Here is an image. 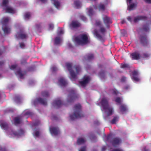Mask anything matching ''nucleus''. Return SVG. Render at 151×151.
<instances>
[{
    "instance_id": "obj_38",
    "label": "nucleus",
    "mask_w": 151,
    "mask_h": 151,
    "mask_svg": "<svg viewBox=\"0 0 151 151\" xmlns=\"http://www.w3.org/2000/svg\"><path fill=\"white\" fill-rule=\"evenodd\" d=\"M33 114L32 112L29 111H27L25 112H24V114L22 116H31Z\"/></svg>"
},
{
    "instance_id": "obj_48",
    "label": "nucleus",
    "mask_w": 151,
    "mask_h": 151,
    "mask_svg": "<svg viewBox=\"0 0 151 151\" xmlns=\"http://www.w3.org/2000/svg\"><path fill=\"white\" fill-rule=\"evenodd\" d=\"M129 67V65L127 64H121V67L122 68H128Z\"/></svg>"
},
{
    "instance_id": "obj_13",
    "label": "nucleus",
    "mask_w": 151,
    "mask_h": 151,
    "mask_svg": "<svg viewBox=\"0 0 151 151\" xmlns=\"http://www.w3.org/2000/svg\"><path fill=\"white\" fill-rule=\"evenodd\" d=\"M132 79L136 81H139V79L138 77V73L137 71L134 70L132 73Z\"/></svg>"
},
{
    "instance_id": "obj_16",
    "label": "nucleus",
    "mask_w": 151,
    "mask_h": 151,
    "mask_svg": "<svg viewBox=\"0 0 151 151\" xmlns=\"http://www.w3.org/2000/svg\"><path fill=\"white\" fill-rule=\"evenodd\" d=\"M80 24L78 21H73L70 25L71 27L76 28L79 27Z\"/></svg>"
},
{
    "instance_id": "obj_58",
    "label": "nucleus",
    "mask_w": 151,
    "mask_h": 151,
    "mask_svg": "<svg viewBox=\"0 0 151 151\" xmlns=\"http://www.w3.org/2000/svg\"><path fill=\"white\" fill-rule=\"evenodd\" d=\"M112 151H123V150L119 149H116L113 150Z\"/></svg>"
},
{
    "instance_id": "obj_22",
    "label": "nucleus",
    "mask_w": 151,
    "mask_h": 151,
    "mask_svg": "<svg viewBox=\"0 0 151 151\" xmlns=\"http://www.w3.org/2000/svg\"><path fill=\"white\" fill-rule=\"evenodd\" d=\"M37 100L38 102L43 105H47V99H45L39 98L37 99Z\"/></svg>"
},
{
    "instance_id": "obj_59",
    "label": "nucleus",
    "mask_w": 151,
    "mask_h": 151,
    "mask_svg": "<svg viewBox=\"0 0 151 151\" xmlns=\"http://www.w3.org/2000/svg\"><path fill=\"white\" fill-rule=\"evenodd\" d=\"M52 120H56L57 117L53 115L52 116Z\"/></svg>"
},
{
    "instance_id": "obj_44",
    "label": "nucleus",
    "mask_w": 151,
    "mask_h": 151,
    "mask_svg": "<svg viewBox=\"0 0 151 151\" xmlns=\"http://www.w3.org/2000/svg\"><path fill=\"white\" fill-rule=\"evenodd\" d=\"M31 16L29 12H27L24 15V18L25 19H29Z\"/></svg>"
},
{
    "instance_id": "obj_57",
    "label": "nucleus",
    "mask_w": 151,
    "mask_h": 151,
    "mask_svg": "<svg viewBox=\"0 0 151 151\" xmlns=\"http://www.w3.org/2000/svg\"><path fill=\"white\" fill-rule=\"evenodd\" d=\"M19 44L21 48H23L25 46L24 44L23 43H20Z\"/></svg>"
},
{
    "instance_id": "obj_27",
    "label": "nucleus",
    "mask_w": 151,
    "mask_h": 151,
    "mask_svg": "<svg viewBox=\"0 0 151 151\" xmlns=\"http://www.w3.org/2000/svg\"><path fill=\"white\" fill-rule=\"evenodd\" d=\"M2 28L4 34H8L10 33L11 31L9 27H8L7 26H4L3 28L2 27Z\"/></svg>"
},
{
    "instance_id": "obj_21",
    "label": "nucleus",
    "mask_w": 151,
    "mask_h": 151,
    "mask_svg": "<svg viewBox=\"0 0 151 151\" xmlns=\"http://www.w3.org/2000/svg\"><path fill=\"white\" fill-rule=\"evenodd\" d=\"M146 18L147 17L145 16H138L134 18V22H136L139 20H145Z\"/></svg>"
},
{
    "instance_id": "obj_64",
    "label": "nucleus",
    "mask_w": 151,
    "mask_h": 151,
    "mask_svg": "<svg viewBox=\"0 0 151 151\" xmlns=\"http://www.w3.org/2000/svg\"><path fill=\"white\" fill-rule=\"evenodd\" d=\"M129 85H127L126 86H125L124 87V88L125 89H127L129 88Z\"/></svg>"
},
{
    "instance_id": "obj_3",
    "label": "nucleus",
    "mask_w": 151,
    "mask_h": 151,
    "mask_svg": "<svg viewBox=\"0 0 151 151\" xmlns=\"http://www.w3.org/2000/svg\"><path fill=\"white\" fill-rule=\"evenodd\" d=\"M101 104L104 109L108 110L107 116H109L111 115L113 111V109L112 107L109 106L107 99L105 98H103L101 101Z\"/></svg>"
},
{
    "instance_id": "obj_18",
    "label": "nucleus",
    "mask_w": 151,
    "mask_h": 151,
    "mask_svg": "<svg viewBox=\"0 0 151 151\" xmlns=\"http://www.w3.org/2000/svg\"><path fill=\"white\" fill-rule=\"evenodd\" d=\"M119 109L122 114L125 113L128 111L127 107L124 104L121 105L119 107Z\"/></svg>"
},
{
    "instance_id": "obj_54",
    "label": "nucleus",
    "mask_w": 151,
    "mask_h": 151,
    "mask_svg": "<svg viewBox=\"0 0 151 151\" xmlns=\"http://www.w3.org/2000/svg\"><path fill=\"white\" fill-rule=\"evenodd\" d=\"M49 29H53L54 28V25L53 24L50 23L49 25Z\"/></svg>"
},
{
    "instance_id": "obj_5",
    "label": "nucleus",
    "mask_w": 151,
    "mask_h": 151,
    "mask_svg": "<svg viewBox=\"0 0 151 151\" xmlns=\"http://www.w3.org/2000/svg\"><path fill=\"white\" fill-rule=\"evenodd\" d=\"M122 142L121 139L119 137H115L112 139L110 141L112 145L116 147L121 144Z\"/></svg>"
},
{
    "instance_id": "obj_25",
    "label": "nucleus",
    "mask_w": 151,
    "mask_h": 151,
    "mask_svg": "<svg viewBox=\"0 0 151 151\" xmlns=\"http://www.w3.org/2000/svg\"><path fill=\"white\" fill-rule=\"evenodd\" d=\"M24 133V131L23 129H21L19 130L18 132H14L13 134L15 136H21Z\"/></svg>"
},
{
    "instance_id": "obj_45",
    "label": "nucleus",
    "mask_w": 151,
    "mask_h": 151,
    "mask_svg": "<svg viewBox=\"0 0 151 151\" xmlns=\"http://www.w3.org/2000/svg\"><path fill=\"white\" fill-rule=\"evenodd\" d=\"M99 31L101 33L103 34L105 32L106 29L104 27H100Z\"/></svg>"
},
{
    "instance_id": "obj_41",
    "label": "nucleus",
    "mask_w": 151,
    "mask_h": 151,
    "mask_svg": "<svg viewBox=\"0 0 151 151\" xmlns=\"http://www.w3.org/2000/svg\"><path fill=\"white\" fill-rule=\"evenodd\" d=\"M74 68L76 70V74H78L81 70V68L80 66L79 65H75L74 66Z\"/></svg>"
},
{
    "instance_id": "obj_49",
    "label": "nucleus",
    "mask_w": 151,
    "mask_h": 151,
    "mask_svg": "<svg viewBox=\"0 0 151 151\" xmlns=\"http://www.w3.org/2000/svg\"><path fill=\"white\" fill-rule=\"evenodd\" d=\"M115 101L118 103H120L121 102V98L119 97L116 98L115 99Z\"/></svg>"
},
{
    "instance_id": "obj_47",
    "label": "nucleus",
    "mask_w": 151,
    "mask_h": 151,
    "mask_svg": "<svg viewBox=\"0 0 151 151\" xmlns=\"http://www.w3.org/2000/svg\"><path fill=\"white\" fill-rule=\"evenodd\" d=\"M88 14L90 16H91L93 14V10L92 8H89L88 10Z\"/></svg>"
},
{
    "instance_id": "obj_14",
    "label": "nucleus",
    "mask_w": 151,
    "mask_h": 151,
    "mask_svg": "<svg viewBox=\"0 0 151 151\" xmlns=\"http://www.w3.org/2000/svg\"><path fill=\"white\" fill-rule=\"evenodd\" d=\"M130 4L128 6L127 9L129 11H131L134 9L137 6V3L135 2L129 4Z\"/></svg>"
},
{
    "instance_id": "obj_56",
    "label": "nucleus",
    "mask_w": 151,
    "mask_h": 151,
    "mask_svg": "<svg viewBox=\"0 0 151 151\" xmlns=\"http://www.w3.org/2000/svg\"><path fill=\"white\" fill-rule=\"evenodd\" d=\"M63 33V30L61 29L60 31L58 32V34L61 35Z\"/></svg>"
},
{
    "instance_id": "obj_60",
    "label": "nucleus",
    "mask_w": 151,
    "mask_h": 151,
    "mask_svg": "<svg viewBox=\"0 0 151 151\" xmlns=\"http://www.w3.org/2000/svg\"><path fill=\"white\" fill-rule=\"evenodd\" d=\"M40 124V122L39 121H38L37 122H36L34 123V125L35 126H36L39 125Z\"/></svg>"
},
{
    "instance_id": "obj_34",
    "label": "nucleus",
    "mask_w": 151,
    "mask_h": 151,
    "mask_svg": "<svg viewBox=\"0 0 151 151\" xmlns=\"http://www.w3.org/2000/svg\"><path fill=\"white\" fill-rule=\"evenodd\" d=\"M41 26L40 24H37L35 25V30L38 32H41Z\"/></svg>"
},
{
    "instance_id": "obj_40",
    "label": "nucleus",
    "mask_w": 151,
    "mask_h": 151,
    "mask_svg": "<svg viewBox=\"0 0 151 151\" xmlns=\"http://www.w3.org/2000/svg\"><path fill=\"white\" fill-rule=\"evenodd\" d=\"M143 29L145 32H147L149 30V28L148 27V25L147 24L144 25L143 26Z\"/></svg>"
},
{
    "instance_id": "obj_31",
    "label": "nucleus",
    "mask_w": 151,
    "mask_h": 151,
    "mask_svg": "<svg viewBox=\"0 0 151 151\" xmlns=\"http://www.w3.org/2000/svg\"><path fill=\"white\" fill-rule=\"evenodd\" d=\"M86 140L82 138H79L77 141V144L80 145L85 142Z\"/></svg>"
},
{
    "instance_id": "obj_53",
    "label": "nucleus",
    "mask_w": 151,
    "mask_h": 151,
    "mask_svg": "<svg viewBox=\"0 0 151 151\" xmlns=\"http://www.w3.org/2000/svg\"><path fill=\"white\" fill-rule=\"evenodd\" d=\"M86 146L83 147L80 149L79 151H86Z\"/></svg>"
},
{
    "instance_id": "obj_6",
    "label": "nucleus",
    "mask_w": 151,
    "mask_h": 151,
    "mask_svg": "<svg viewBox=\"0 0 151 151\" xmlns=\"http://www.w3.org/2000/svg\"><path fill=\"white\" fill-rule=\"evenodd\" d=\"M66 67L69 71L70 75L72 78L73 79L76 78V74L72 69V64L71 63H67L66 64Z\"/></svg>"
},
{
    "instance_id": "obj_15",
    "label": "nucleus",
    "mask_w": 151,
    "mask_h": 151,
    "mask_svg": "<svg viewBox=\"0 0 151 151\" xmlns=\"http://www.w3.org/2000/svg\"><path fill=\"white\" fill-rule=\"evenodd\" d=\"M103 19L104 23L106 25L112 23L111 19L107 16H104L103 18Z\"/></svg>"
},
{
    "instance_id": "obj_26",
    "label": "nucleus",
    "mask_w": 151,
    "mask_h": 151,
    "mask_svg": "<svg viewBox=\"0 0 151 151\" xmlns=\"http://www.w3.org/2000/svg\"><path fill=\"white\" fill-rule=\"evenodd\" d=\"M22 117V116H20L14 118V122L15 125L19 124L21 122V118Z\"/></svg>"
},
{
    "instance_id": "obj_43",
    "label": "nucleus",
    "mask_w": 151,
    "mask_h": 151,
    "mask_svg": "<svg viewBox=\"0 0 151 151\" xmlns=\"http://www.w3.org/2000/svg\"><path fill=\"white\" fill-rule=\"evenodd\" d=\"M40 133L39 131L37 130L35 131L33 133V135L35 137H38L40 135Z\"/></svg>"
},
{
    "instance_id": "obj_52",
    "label": "nucleus",
    "mask_w": 151,
    "mask_h": 151,
    "mask_svg": "<svg viewBox=\"0 0 151 151\" xmlns=\"http://www.w3.org/2000/svg\"><path fill=\"white\" fill-rule=\"evenodd\" d=\"M96 25L97 26H100L101 25V23L100 21L96 20Z\"/></svg>"
},
{
    "instance_id": "obj_50",
    "label": "nucleus",
    "mask_w": 151,
    "mask_h": 151,
    "mask_svg": "<svg viewBox=\"0 0 151 151\" xmlns=\"http://www.w3.org/2000/svg\"><path fill=\"white\" fill-rule=\"evenodd\" d=\"M80 18H81V19L82 20H83V21L84 22H86L87 20V18H86V17H85L83 15L81 16Z\"/></svg>"
},
{
    "instance_id": "obj_33",
    "label": "nucleus",
    "mask_w": 151,
    "mask_h": 151,
    "mask_svg": "<svg viewBox=\"0 0 151 151\" xmlns=\"http://www.w3.org/2000/svg\"><path fill=\"white\" fill-rule=\"evenodd\" d=\"M41 95L43 97L47 98L49 96V93L48 91H44L42 92Z\"/></svg>"
},
{
    "instance_id": "obj_55",
    "label": "nucleus",
    "mask_w": 151,
    "mask_h": 151,
    "mask_svg": "<svg viewBox=\"0 0 151 151\" xmlns=\"http://www.w3.org/2000/svg\"><path fill=\"white\" fill-rule=\"evenodd\" d=\"M51 70L53 72H55L57 70V68L55 67H53L51 68Z\"/></svg>"
},
{
    "instance_id": "obj_28",
    "label": "nucleus",
    "mask_w": 151,
    "mask_h": 151,
    "mask_svg": "<svg viewBox=\"0 0 151 151\" xmlns=\"http://www.w3.org/2000/svg\"><path fill=\"white\" fill-rule=\"evenodd\" d=\"M119 117L118 116H115L114 117L113 119L110 121L111 124H116V122L119 121Z\"/></svg>"
},
{
    "instance_id": "obj_17",
    "label": "nucleus",
    "mask_w": 151,
    "mask_h": 151,
    "mask_svg": "<svg viewBox=\"0 0 151 151\" xmlns=\"http://www.w3.org/2000/svg\"><path fill=\"white\" fill-rule=\"evenodd\" d=\"M58 82L61 86H66L68 83L67 81L63 78H60L58 80Z\"/></svg>"
},
{
    "instance_id": "obj_37",
    "label": "nucleus",
    "mask_w": 151,
    "mask_h": 151,
    "mask_svg": "<svg viewBox=\"0 0 151 151\" xmlns=\"http://www.w3.org/2000/svg\"><path fill=\"white\" fill-rule=\"evenodd\" d=\"M99 10V11L102 10L104 11L105 9V7L104 5L102 4H100L98 6Z\"/></svg>"
},
{
    "instance_id": "obj_63",
    "label": "nucleus",
    "mask_w": 151,
    "mask_h": 151,
    "mask_svg": "<svg viewBox=\"0 0 151 151\" xmlns=\"http://www.w3.org/2000/svg\"><path fill=\"white\" fill-rule=\"evenodd\" d=\"M127 19H128V20L130 22H132V18L130 16H129L127 18Z\"/></svg>"
},
{
    "instance_id": "obj_1",
    "label": "nucleus",
    "mask_w": 151,
    "mask_h": 151,
    "mask_svg": "<svg viewBox=\"0 0 151 151\" xmlns=\"http://www.w3.org/2000/svg\"><path fill=\"white\" fill-rule=\"evenodd\" d=\"M74 112L73 115H70L71 120H74L76 118H80L84 116L81 111V107L80 104H76L74 107Z\"/></svg>"
},
{
    "instance_id": "obj_39",
    "label": "nucleus",
    "mask_w": 151,
    "mask_h": 151,
    "mask_svg": "<svg viewBox=\"0 0 151 151\" xmlns=\"http://www.w3.org/2000/svg\"><path fill=\"white\" fill-rule=\"evenodd\" d=\"M110 92L113 94L117 95L119 93L118 91L115 89H111L110 90Z\"/></svg>"
},
{
    "instance_id": "obj_4",
    "label": "nucleus",
    "mask_w": 151,
    "mask_h": 151,
    "mask_svg": "<svg viewBox=\"0 0 151 151\" xmlns=\"http://www.w3.org/2000/svg\"><path fill=\"white\" fill-rule=\"evenodd\" d=\"M69 95L67 98V103H70L73 102L74 100L78 97V95L76 93V91L71 89L69 91Z\"/></svg>"
},
{
    "instance_id": "obj_62",
    "label": "nucleus",
    "mask_w": 151,
    "mask_h": 151,
    "mask_svg": "<svg viewBox=\"0 0 151 151\" xmlns=\"http://www.w3.org/2000/svg\"><path fill=\"white\" fill-rule=\"evenodd\" d=\"M106 150V146H103L101 149V151H105Z\"/></svg>"
},
{
    "instance_id": "obj_24",
    "label": "nucleus",
    "mask_w": 151,
    "mask_h": 151,
    "mask_svg": "<svg viewBox=\"0 0 151 151\" xmlns=\"http://www.w3.org/2000/svg\"><path fill=\"white\" fill-rule=\"evenodd\" d=\"M16 73L19 75L21 78H22L23 76L26 74L25 71L22 72L20 68L18 69Z\"/></svg>"
},
{
    "instance_id": "obj_42",
    "label": "nucleus",
    "mask_w": 151,
    "mask_h": 151,
    "mask_svg": "<svg viewBox=\"0 0 151 151\" xmlns=\"http://www.w3.org/2000/svg\"><path fill=\"white\" fill-rule=\"evenodd\" d=\"M74 4L76 7L78 9L80 7L81 3L79 1H75L74 2Z\"/></svg>"
},
{
    "instance_id": "obj_20",
    "label": "nucleus",
    "mask_w": 151,
    "mask_h": 151,
    "mask_svg": "<svg viewBox=\"0 0 151 151\" xmlns=\"http://www.w3.org/2000/svg\"><path fill=\"white\" fill-rule=\"evenodd\" d=\"M9 20V18L8 17L3 18L1 19V22L3 25L2 26L3 28L4 27V26H7Z\"/></svg>"
},
{
    "instance_id": "obj_8",
    "label": "nucleus",
    "mask_w": 151,
    "mask_h": 151,
    "mask_svg": "<svg viewBox=\"0 0 151 151\" xmlns=\"http://www.w3.org/2000/svg\"><path fill=\"white\" fill-rule=\"evenodd\" d=\"M16 36L18 39H23L27 37V35L24 33V31L23 29H21L19 32H17Z\"/></svg>"
},
{
    "instance_id": "obj_29",
    "label": "nucleus",
    "mask_w": 151,
    "mask_h": 151,
    "mask_svg": "<svg viewBox=\"0 0 151 151\" xmlns=\"http://www.w3.org/2000/svg\"><path fill=\"white\" fill-rule=\"evenodd\" d=\"M4 9L5 10L6 12L14 14V11L12 8L8 7H6V8H4Z\"/></svg>"
},
{
    "instance_id": "obj_32",
    "label": "nucleus",
    "mask_w": 151,
    "mask_h": 151,
    "mask_svg": "<svg viewBox=\"0 0 151 151\" xmlns=\"http://www.w3.org/2000/svg\"><path fill=\"white\" fill-rule=\"evenodd\" d=\"M61 42V38L60 37H56L55 38V45H58Z\"/></svg>"
},
{
    "instance_id": "obj_61",
    "label": "nucleus",
    "mask_w": 151,
    "mask_h": 151,
    "mask_svg": "<svg viewBox=\"0 0 151 151\" xmlns=\"http://www.w3.org/2000/svg\"><path fill=\"white\" fill-rule=\"evenodd\" d=\"M6 150L5 148L0 147V151H6Z\"/></svg>"
},
{
    "instance_id": "obj_12",
    "label": "nucleus",
    "mask_w": 151,
    "mask_h": 151,
    "mask_svg": "<svg viewBox=\"0 0 151 151\" xmlns=\"http://www.w3.org/2000/svg\"><path fill=\"white\" fill-rule=\"evenodd\" d=\"M147 36L145 35L141 36L140 37L141 43L143 45L146 46L147 44Z\"/></svg>"
},
{
    "instance_id": "obj_19",
    "label": "nucleus",
    "mask_w": 151,
    "mask_h": 151,
    "mask_svg": "<svg viewBox=\"0 0 151 151\" xmlns=\"http://www.w3.org/2000/svg\"><path fill=\"white\" fill-rule=\"evenodd\" d=\"M0 125L2 128L5 130H6L8 128V124L4 120H1L0 121Z\"/></svg>"
},
{
    "instance_id": "obj_23",
    "label": "nucleus",
    "mask_w": 151,
    "mask_h": 151,
    "mask_svg": "<svg viewBox=\"0 0 151 151\" xmlns=\"http://www.w3.org/2000/svg\"><path fill=\"white\" fill-rule=\"evenodd\" d=\"M94 55L93 54L91 53H89L87 54L85 56H84V58L85 60H90L93 59L94 58Z\"/></svg>"
},
{
    "instance_id": "obj_46",
    "label": "nucleus",
    "mask_w": 151,
    "mask_h": 151,
    "mask_svg": "<svg viewBox=\"0 0 151 151\" xmlns=\"http://www.w3.org/2000/svg\"><path fill=\"white\" fill-rule=\"evenodd\" d=\"M8 2V0H3L2 2V5L4 6H6Z\"/></svg>"
},
{
    "instance_id": "obj_9",
    "label": "nucleus",
    "mask_w": 151,
    "mask_h": 151,
    "mask_svg": "<svg viewBox=\"0 0 151 151\" xmlns=\"http://www.w3.org/2000/svg\"><path fill=\"white\" fill-rule=\"evenodd\" d=\"M130 56L132 60H138L140 59V54L138 51H136L130 54Z\"/></svg>"
},
{
    "instance_id": "obj_10",
    "label": "nucleus",
    "mask_w": 151,
    "mask_h": 151,
    "mask_svg": "<svg viewBox=\"0 0 151 151\" xmlns=\"http://www.w3.org/2000/svg\"><path fill=\"white\" fill-rule=\"evenodd\" d=\"M90 81V78L89 76H84L83 80L79 82L81 86H85L86 84Z\"/></svg>"
},
{
    "instance_id": "obj_35",
    "label": "nucleus",
    "mask_w": 151,
    "mask_h": 151,
    "mask_svg": "<svg viewBox=\"0 0 151 151\" xmlns=\"http://www.w3.org/2000/svg\"><path fill=\"white\" fill-rule=\"evenodd\" d=\"M54 1L53 4L56 7L58 8L60 6V3L58 1L56 0H51Z\"/></svg>"
},
{
    "instance_id": "obj_30",
    "label": "nucleus",
    "mask_w": 151,
    "mask_h": 151,
    "mask_svg": "<svg viewBox=\"0 0 151 151\" xmlns=\"http://www.w3.org/2000/svg\"><path fill=\"white\" fill-rule=\"evenodd\" d=\"M93 33L94 35L99 39L101 40L102 39V36L99 33L98 31L96 29H95L94 30Z\"/></svg>"
},
{
    "instance_id": "obj_7",
    "label": "nucleus",
    "mask_w": 151,
    "mask_h": 151,
    "mask_svg": "<svg viewBox=\"0 0 151 151\" xmlns=\"http://www.w3.org/2000/svg\"><path fill=\"white\" fill-rule=\"evenodd\" d=\"M63 104L65 106L67 105L66 104H63L60 98L55 100L52 103V105L56 108L60 107Z\"/></svg>"
},
{
    "instance_id": "obj_51",
    "label": "nucleus",
    "mask_w": 151,
    "mask_h": 151,
    "mask_svg": "<svg viewBox=\"0 0 151 151\" xmlns=\"http://www.w3.org/2000/svg\"><path fill=\"white\" fill-rule=\"evenodd\" d=\"M17 65H12L10 67V68L12 70H14L17 67Z\"/></svg>"
},
{
    "instance_id": "obj_36",
    "label": "nucleus",
    "mask_w": 151,
    "mask_h": 151,
    "mask_svg": "<svg viewBox=\"0 0 151 151\" xmlns=\"http://www.w3.org/2000/svg\"><path fill=\"white\" fill-rule=\"evenodd\" d=\"M14 101L17 103L20 102L21 98L20 96L18 95L15 96L14 98Z\"/></svg>"
},
{
    "instance_id": "obj_11",
    "label": "nucleus",
    "mask_w": 151,
    "mask_h": 151,
    "mask_svg": "<svg viewBox=\"0 0 151 151\" xmlns=\"http://www.w3.org/2000/svg\"><path fill=\"white\" fill-rule=\"evenodd\" d=\"M50 130L52 135H57L59 133V129L58 127H50Z\"/></svg>"
},
{
    "instance_id": "obj_2",
    "label": "nucleus",
    "mask_w": 151,
    "mask_h": 151,
    "mask_svg": "<svg viewBox=\"0 0 151 151\" xmlns=\"http://www.w3.org/2000/svg\"><path fill=\"white\" fill-rule=\"evenodd\" d=\"M74 40L77 44L79 45H86L89 42L87 35L83 33L75 37Z\"/></svg>"
}]
</instances>
